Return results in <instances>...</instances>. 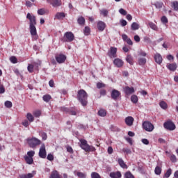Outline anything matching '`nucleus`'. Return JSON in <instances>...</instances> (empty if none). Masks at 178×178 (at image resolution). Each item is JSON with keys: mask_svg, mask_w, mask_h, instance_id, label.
<instances>
[{"mask_svg": "<svg viewBox=\"0 0 178 178\" xmlns=\"http://www.w3.org/2000/svg\"><path fill=\"white\" fill-rule=\"evenodd\" d=\"M65 17H66V14L65 13H57L54 19L57 20H62V19H65Z\"/></svg>", "mask_w": 178, "mask_h": 178, "instance_id": "obj_19", "label": "nucleus"}, {"mask_svg": "<svg viewBox=\"0 0 178 178\" xmlns=\"http://www.w3.org/2000/svg\"><path fill=\"white\" fill-rule=\"evenodd\" d=\"M159 105L162 109H168V104H166V102H161Z\"/></svg>", "mask_w": 178, "mask_h": 178, "instance_id": "obj_44", "label": "nucleus"}, {"mask_svg": "<svg viewBox=\"0 0 178 178\" xmlns=\"http://www.w3.org/2000/svg\"><path fill=\"white\" fill-rule=\"evenodd\" d=\"M34 177V174L33 173H29L27 175L22 174L19 175V178H33Z\"/></svg>", "mask_w": 178, "mask_h": 178, "instance_id": "obj_29", "label": "nucleus"}, {"mask_svg": "<svg viewBox=\"0 0 178 178\" xmlns=\"http://www.w3.org/2000/svg\"><path fill=\"white\" fill-rule=\"evenodd\" d=\"M172 175V169L169 168L164 175V177L169 178Z\"/></svg>", "mask_w": 178, "mask_h": 178, "instance_id": "obj_46", "label": "nucleus"}, {"mask_svg": "<svg viewBox=\"0 0 178 178\" xmlns=\"http://www.w3.org/2000/svg\"><path fill=\"white\" fill-rule=\"evenodd\" d=\"M118 162L120 166H121V168H122V169H127V165H126V163H124L123 159H118Z\"/></svg>", "mask_w": 178, "mask_h": 178, "instance_id": "obj_28", "label": "nucleus"}, {"mask_svg": "<svg viewBox=\"0 0 178 178\" xmlns=\"http://www.w3.org/2000/svg\"><path fill=\"white\" fill-rule=\"evenodd\" d=\"M39 134H40V136H41L43 140H47V138H48V136H47V133H45L42 131H40L39 132Z\"/></svg>", "mask_w": 178, "mask_h": 178, "instance_id": "obj_37", "label": "nucleus"}, {"mask_svg": "<svg viewBox=\"0 0 178 178\" xmlns=\"http://www.w3.org/2000/svg\"><path fill=\"white\" fill-rule=\"evenodd\" d=\"M106 27V25L104 24V22L99 21L97 23V29L99 31H104Z\"/></svg>", "mask_w": 178, "mask_h": 178, "instance_id": "obj_22", "label": "nucleus"}, {"mask_svg": "<svg viewBox=\"0 0 178 178\" xmlns=\"http://www.w3.org/2000/svg\"><path fill=\"white\" fill-rule=\"evenodd\" d=\"M33 116H35V118H40V116H41V111L39 110L35 111L33 113Z\"/></svg>", "mask_w": 178, "mask_h": 178, "instance_id": "obj_53", "label": "nucleus"}, {"mask_svg": "<svg viewBox=\"0 0 178 178\" xmlns=\"http://www.w3.org/2000/svg\"><path fill=\"white\" fill-rule=\"evenodd\" d=\"M122 38L123 41H125L128 44V45H133V41H131V39L129 38V36L126 34L122 35Z\"/></svg>", "mask_w": 178, "mask_h": 178, "instance_id": "obj_16", "label": "nucleus"}, {"mask_svg": "<svg viewBox=\"0 0 178 178\" xmlns=\"http://www.w3.org/2000/svg\"><path fill=\"white\" fill-rule=\"evenodd\" d=\"M26 19H28L29 22V26H36L37 25V19L35 18V16L31 15L30 13H28L26 15Z\"/></svg>", "mask_w": 178, "mask_h": 178, "instance_id": "obj_8", "label": "nucleus"}, {"mask_svg": "<svg viewBox=\"0 0 178 178\" xmlns=\"http://www.w3.org/2000/svg\"><path fill=\"white\" fill-rule=\"evenodd\" d=\"M166 67L168 70H170V72H175L176 69H177V64H176V63H168Z\"/></svg>", "mask_w": 178, "mask_h": 178, "instance_id": "obj_14", "label": "nucleus"}, {"mask_svg": "<svg viewBox=\"0 0 178 178\" xmlns=\"http://www.w3.org/2000/svg\"><path fill=\"white\" fill-rule=\"evenodd\" d=\"M29 29L31 35H37V28H35V25L29 26Z\"/></svg>", "mask_w": 178, "mask_h": 178, "instance_id": "obj_25", "label": "nucleus"}, {"mask_svg": "<svg viewBox=\"0 0 178 178\" xmlns=\"http://www.w3.org/2000/svg\"><path fill=\"white\" fill-rule=\"evenodd\" d=\"M154 6L157 8V9H161V8H162V6H163V3L162 2H156L154 3Z\"/></svg>", "mask_w": 178, "mask_h": 178, "instance_id": "obj_49", "label": "nucleus"}, {"mask_svg": "<svg viewBox=\"0 0 178 178\" xmlns=\"http://www.w3.org/2000/svg\"><path fill=\"white\" fill-rule=\"evenodd\" d=\"M22 126H24V127H29L30 126V123L29 122V120H25L24 122H22Z\"/></svg>", "mask_w": 178, "mask_h": 178, "instance_id": "obj_59", "label": "nucleus"}, {"mask_svg": "<svg viewBox=\"0 0 178 178\" xmlns=\"http://www.w3.org/2000/svg\"><path fill=\"white\" fill-rule=\"evenodd\" d=\"M76 98L82 106H87L88 104V94L83 89L77 92Z\"/></svg>", "mask_w": 178, "mask_h": 178, "instance_id": "obj_1", "label": "nucleus"}, {"mask_svg": "<svg viewBox=\"0 0 178 178\" xmlns=\"http://www.w3.org/2000/svg\"><path fill=\"white\" fill-rule=\"evenodd\" d=\"M164 127L166 130H169L170 131H172L176 129V125L172 121H167L163 124Z\"/></svg>", "mask_w": 178, "mask_h": 178, "instance_id": "obj_7", "label": "nucleus"}, {"mask_svg": "<svg viewBox=\"0 0 178 178\" xmlns=\"http://www.w3.org/2000/svg\"><path fill=\"white\" fill-rule=\"evenodd\" d=\"M134 40L136 41V42H140V36H138V35H136L134 37Z\"/></svg>", "mask_w": 178, "mask_h": 178, "instance_id": "obj_63", "label": "nucleus"}, {"mask_svg": "<svg viewBox=\"0 0 178 178\" xmlns=\"http://www.w3.org/2000/svg\"><path fill=\"white\" fill-rule=\"evenodd\" d=\"M109 176L111 178H121L122 173L120 172V171L112 172L110 173Z\"/></svg>", "mask_w": 178, "mask_h": 178, "instance_id": "obj_18", "label": "nucleus"}, {"mask_svg": "<svg viewBox=\"0 0 178 178\" xmlns=\"http://www.w3.org/2000/svg\"><path fill=\"white\" fill-rule=\"evenodd\" d=\"M106 87V85L104 83L98 82L97 83V88L101 89V88H105Z\"/></svg>", "mask_w": 178, "mask_h": 178, "instance_id": "obj_45", "label": "nucleus"}, {"mask_svg": "<svg viewBox=\"0 0 178 178\" xmlns=\"http://www.w3.org/2000/svg\"><path fill=\"white\" fill-rule=\"evenodd\" d=\"M24 159L25 160V162L28 164V165H33V163L34 162V159H33V157H29L27 155H25L24 156Z\"/></svg>", "mask_w": 178, "mask_h": 178, "instance_id": "obj_24", "label": "nucleus"}, {"mask_svg": "<svg viewBox=\"0 0 178 178\" xmlns=\"http://www.w3.org/2000/svg\"><path fill=\"white\" fill-rule=\"evenodd\" d=\"M154 60L156 63H157L158 65H161V63H162V56L160 54H156L154 55Z\"/></svg>", "mask_w": 178, "mask_h": 178, "instance_id": "obj_20", "label": "nucleus"}, {"mask_svg": "<svg viewBox=\"0 0 178 178\" xmlns=\"http://www.w3.org/2000/svg\"><path fill=\"white\" fill-rule=\"evenodd\" d=\"M77 23L79 26H84L86 24V19L84 17L81 16L77 19Z\"/></svg>", "mask_w": 178, "mask_h": 178, "instance_id": "obj_26", "label": "nucleus"}, {"mask_svg": "<svg viewBox=\"0 0 178 178\" xmlns=\"http://www.w3.org/2000/svg\"><path fill=\"white\" fill-rule=\"evenodd\" d=\"M100 95H102V96L106 95V90L105 89H102L100 90Z\"/></svg>", "mask_w": 178, "mask_h": 178, "instance_id": "obj_64", "label": "nucleus"}, {"mask_svg": "<svg viewBox=\"0 0 178 178\" xmlns=\"http://www.w3.org/2000/svg\"><path fill=\"white\" fill-rule=\"evenodd\" d=\"M39 156L42 159H45L47 158V150L45 149V145H42L40 149L39 150Z\"/></svg>", "mask_w": 178, "mask_h": 178, "instance_id": "obj_10", "label": "nucleus"}, {"mask_svg": "<svg viewBox=\"0 0 178 178\" xmlns=\"http://www.w3.org/2000/svg\"><path fill=\"white\" fill-rule=\"evenodd\" d=\"M122 152H124V154H127V155H129V154H131V149L129 148H123Z\"/></svg>", "mask_w": 178, "mask_h": 178, "instance_id": "obj_54", "label": "nucleus"}, {"mask_svg": "<svg viewBox=\"0 0 178 178\" xmlns=\"http://www.w3.org/2000/svg\"><path fill=\"white\" fill-rule=\"evenodd\" d=\"M161 22L163 23V24H166L168 23V17L166 16H163L161 19Z\"/></svg>", "mask_w": 178, "mask_h": 178, "instance_id": "obj_57", "label": "nucleus"}, {"mask_svg": "<svg viewBox=\"0 0 178 178\" xmlns=\"http://www.w3.org/2000/svg\"><path fill=\"white\" fill-rule=\"evenodd\" d=\"M69 109L70 108H67L65 106L60 107V111L61 112H64L65 113H69Z\"/></svg>", "mask_w": 178, "mask_h": 178, "instance_id": "obj_47", "label": "nucleus"}, {"mask_svg": "<svg viewBox=\"0 0 178 178\" xmlns=\"http://www.w3.org/2000/svg\"><path fill=\"white\" fill-rule=\"evenodd\" d=\"M51 95H45L43 96V101H44L45 102H49V101H51Z\"/></svg>", "mask_w": 178, "mask_h": 178, "instance_id": "obj_42", "label": "nucleus"}, {"mask_svg": "<svg viewBox=\"0 0 178 178\" xmlns=\"http://www.w3.org/2000/svg\"><path fill=\"white\" fill-rule=\"evenodd\" d=\"M91 178H101V175L98 172H93L91 173Z\"/></svg>", "mask_w": 178, "mask_h": 178, "instance_id": "obj_50", "label": "nucleus"}, {"mask_svg": "<svg viewBox=\"0 0 178 178\" xmlns=\"http://www.w3.org/2000/svg\"><path fill=\"white\" fill-rule=\"evenodd\" d=\"M170 161L174 163L177 161V159L176 158V156L175 154H172L170 156Z\"/></svg>", "mask_w": 178, "mask_h": 178, "instance_id": "obj_61", "label": "nucleus"}, {"mask_svg": "<svg viewBox=\"0 0 178 178\" xmlns=\"http://www.w3.org/2000/svg\"><path fill=\"white\" fill-rule=\"evenodd\" d=\"M126 60L129 65H133V57L131 55L127 56Z\"/></svg>", "mask_w": 178, "mask_h": 178, "instance_id": "obj_39", "label": "nucleus"}, {"mask_svg": "<svg viewBox=\"0 0 178 178\" xmlns=\"http://www.w3.org/2000/svg\"><path fill=\"white\" fill-rule=\"evenodd\" d=\"M154 173H155V175H161L162 173V168L157 165L155 168Z\"/></svg>", "mask_w": 178, "mask_h": 178, "instance_id": "obj_35", "label": "nucleus"}, {"mask_svg": "<svg viewBox=\"0 0 178 178\" xmlns=\"http://www.w3.org/2000/svg\"><path fill=\"white\" fill-rule=\"evenodd\" d=\"M108 13H109V10L106 9L100 10V15H102L104 17H108Z\"/></svg>", "mask_w": 178, "mask_h": 178, "instance_id": "obj_30", "label": "nucleus"}, {"mask_svg": "<svg viewBox=\"0 0 178 178\" xmlns=\"http://www.w3.org/2000/svg\"><path fill=\"white\" fill-rule=\"evenodd\" d=\"M10 60L12 63H17V58L15 56H11Z\"/></svg>", "mask_w": 178, "mask_h": 178, "instance_id": "obj_56", "label": "nucleus"}, {"mask_svg": "<svg viewBox=\"0 0 178 178\" xmlns=\"http://www.w3.org/2000/svg\"><path fill=\"white\" fill-rule=\"evenodd\" d=\"M119 12L121 15H122L123 16H126V15H127V11H126V10L121 8L119 10Z\"/></svg>", "mask_w": 178, "mask_h": 178, "instance_id": "obj_58", "label": "nucleus"}, {"mask_svg": "<svg viewBox=\"0 0 178 178\" xmlns=\"http://www.w3.org/2000/svg\"><path fill=\"white\" fill-rule=\"evenodd\" d=\"M35 154V152L34 151H29L27 152V156H29V158H33V156H34V155Z\"/></svg>", "mask_w": 178, "mask_h": 178, "instance_id": "obj_55", "label": "nucleus"}, {"mask_svg": "<svg viewBox=\"0 0 178 178\" xmlns=\"http://www.w3.org/2000/svg\"><path fill=\"white\" fill-rule=\"evenodd\" d=\"M111 97L114 101H118L120 97V92L116 89H113L111 92Z\"/></svg>", "mask_w": 178, "mask_h": 178, "instance_id": "obj_9", "label": "nucleus"}, {"mask_svg": "<svg viewBox=\"0 0 178 178\" xmlns=\"http://www.w3.org/2000/svg\"><path fill=\"white\" fill-rule=\"evenodd\" d=\"M149 26L150 27V29H152V30H158V26H156L155 24H154L153 22H149Z\"/></svg>", "mask_w": 178, "mask_h": 178, "instance_id": "obj_48", "label": "nucleus"}, {"mask_svg": "<svg viewBox=\"0 0 178 178\" xmlns=\"http://www.w3.org/2000/svg\"><path fill=\"white\" fill-rule=\"evenodd\" d=\"M118 52V48L115 47H111L110 51L108 52L107 55L111 58H117L118 55L116 53Z\"/></svg>", "mask_w": 178, "mask_h": 178, "instance_id": "obj_11", "label": "nucleus"}, {"mask_svg": "<svg viewBox=\"0 0 178 178\" xmlns=\"http://www.w3.org/2000/svg\"><path fill=\"white\" fill-rule=\"evenodd\" d=\"M113 63L117 67H122L123 66V60H120V58H115L113 60Z\"/></svg>", "mask_w": 178, "mask_h": 178, "instance_id": "obj_21", "label": "nucleus"}, {"mask_svg": "<svg viewBox=\"0 0 178 178\" xmlns=\"http://www.w3.org/2000/svg\"><path fill=\"white\" fill-rule=\"evenodd\" d=\"M172 7L174 8V10H178V1L172 2Z\"/></svg>", "mask_w": 178, "mask_h": 178, "instance_id": "obj_52", "label": "nucleus"}, {"mask_svg": "<svg viewBox=\"0 0 178 178\" xmlns=\"http://www.w3.org/2000/svg\"><path fill=\"white\" fill-rule=\"evenodd\" d=\"M48 3L52 5L54 8H58V6H62V1L61 0H47Z\"/></svg>", "mask_w": 178, "mask_h": 178, "instance_id": "obj_12", "label": "nucleus"}, {"mask_svg": "<svg viewBox=\"0 0 178 178\" xmlns=\"http://www.w3.org/2000/svg\"><path fill=\"white\" fill-rule=\"evenodd\" d=\"M80 143L79 147H81L85 152H95V147L88 145V143L85 139H79Z\"/></svg>", "mask_w": 178, "mask_h": 178, "instance_id": "obj_2", "label": "nucleus"}, {"mask_svg": "<svg viewBox=\"0 0 178 178\" xmlns=\"http://www.w3.org/2000/svg\"><path fill=\"white\" fill-rule=\"evenodd\" d=\"M138 63L140 66H143L145 63H147V59L144 58H141L138 59Z\"/></svg>", "mask_w": 178, "mask_h": 178, "instance_id": "obj_38", "label": "nucleus"}, {"mask_svg": "<svg viewBox=\"0 0 178 178\" xmlns=\"http://www.w3.org/2000/svg\"><path fill=\"white\" fill-rule=\"evenodd\" d=\"M26 118L28 119L29 122H30V123L34 122V116H33V115L30 113L26 114Z\"/></svg>", "mask_w": 178, "mask_h": 178, "instance_id": "obj_32", "label": "nucleus"}, {"mask_svg": "<svg viewBox=\"0 0 178 178\" xmlns=\"http://www.w3.org/2000/svg\"><path fill=\"white\" fill-rule=\"evenodd\" d=\"M67 151L70 152V154H73V148L70 146L67 147Z\"/></svg>", "mask_w": 178, "mask_h": 178, "instance_id": "obj_62", "label": "nucleus"}, {"mask_svg": "<svg viewBox=\"0 0 178 178\" xmlns=\"http://www.w3.org/2000/svg\"><path fill=\"white\" fill-rule=\"evenodd\" d=\"M90 33H91V29L89 26H85L83 30V33L85 35H90Z\"/></svg>", "mask_w": 178, "mask_h": 178, "instance_id": "obj_33", "label": "nucleus"}, {"mask_svg": "<svg viewBox=\"0 0 178 178\" xmlns=\"http://www.w3.org/2000/svg\"><path fill=\"white\" fill-rule=\"evenodd\" d=\"M27 69H28V72H29V73H33L34 72L33 64H29Z\"/></svg>", "mask_w": 178, "mask_h": 178, "instance_id": "obj_40", "label": "nucleus"}, {"mask_svg": "<svg viewBox=\"0 0 178 178\" xmlns=\"http://www.w3.org/2000/svg\"><path fill=\"white\" fill-rule=\"evenodd\" d=\"M124 91L127 95H130L134 92V88L126 86L124 88Z\"/></svg>", "mask_w": 178, "mask_h": 178, "instance_id": "obj_15", "label": "nucleus"}, {"mask_svg": "<svg viewBox=\"0 0 178 178\" xmlns=\"http://www.w3.org/2000/svg\"><path fill=\"white\" fill-rule=\"evenodd\" d=\"M80 113V110L77 109V107H70L68 111V115H71L72 116H76Z\"/></svg>", "mask_w": 178, "mask_h": 178, "instance_id": "obj_13", "label": "nucleus"}, {"mask_svg": "<svg viewBox=\"0 0 178 178\" xmlns=\"http://www.w3.org/2000/svg\"><path fill=\"white\" fill-rule=\"evenodd\" d=\"M131 101L133 102V104H137L138 102V97L136 95H133L131 97Z\"/></svg>", "mask_w": 178, "mask_h": 178, "instance_id": "obj_34", "label": "nucleus"}, {"mask_svg": "<svg viewBox=\"0 0 178 178\" xmlns=\"http://www.w3.org/2000/svg\"><path fill=\"white\" fill-rule=\"evenodd\" d=\"M131 30H138L140 29V25L137 22L132 23L131 26Z\"/></svg>", "mask_w": 178, "mask_h": 178, "instance_id": "obj_31", "label": "nucleus"}, {"mask_svg": "<svg viewBox=\"0 0 178 178\" xmlns=\"http://www.w3.org/2000/svg\"><path fill=\"white\" fill-rule=\"evenodd\" d=\"M143 127L146 131H152L154 129V124L148 121H145L143 123Z\"/></svg>", "mask_w": 178, "mask_h": 178, "instance_id": "obj_6", "label": "nucleus"}, {"mask_svg": "<svg viewBox=\"0 0 178 178\" xmlns=\"http://www.w3.org/2000/svg\"><path fill=\"white\" fill-rule=\"evenodd\" d=\"M125 123L127 126H131L134 123V118L131 116L127 117L125 118Z\"/></svg>", "mask_w": 178, "mask_h": 178, "instance_id": "obj_17", "label": "nucleus"}, {"mask_svg": "<svg viewBox=\"0 0 178 178\" xmlns=\"http://www.w3.org/2000/svg\"><path fill=\"white\" fill-rule=\"evenodd\" d=\"M66 58H67L66 55L63 54H56L55 55V59L57 63H59V64L65 63V62H66Z\"/></svg>", "mask_w": 178, "mask_h": 178, "instance_id": "obj_5", "label": "nucleus"}, {"mask_svg": "<svg viewBox=\"0 0 178 178\" xmlns=\"http://www.w3.org/2000/svg\"><path fill=\"white\" fill-rule=\"evenodd\" d=\"M49 13V10L42 8L38 10V15L40 16H43V15H48Z\"/></svg>", "mask_w": 178, "mask_h": 178, "instance_id": "obj_23", "label": "nucleus"}, {"mask_svg": "<svg viewBox=\"0 0 178 178\" xmlns=\"http://www.w3.org/2000/svg\"><path fill=\"white\" fill-rule=\"evenodd\" d=\"M76 176H78V177H80V178L87 177V175L84 174V172H78L76 173Z\"/></svg>", "mask_w": 178, "mask_h": 178, "instance_id": "obj_51", "label": "nucleus"}, {"mask_svg": "<svg viewBox=\"0 0 178 178\" xmlns=\"http://www.w3.org/2000/svg\"><path fill=\"white\" fill-rule=\"evenodd\" d=\"M49 178H62V176L59 175L58 171L55 170L51 172Z\"/></svg>", "mask_w": 178, "mask_h": 178, "instance_id": "obj_27", "label": "nucleus"}, {"mask_svg": "<svg viewBox=\"0 0 178 178\" xmlns=\"http://www.w3.org/2000/svg\"><path fill=\"white\" fill-rule=\"evenodd\" d=\"M124 178H135V177H134V175H133V174H131L130 171H128L125 172Z\"/></svg>", "mask_w": 178, "mask_h": 178, "instance_id": "obj_41", "label": "nucleus"}, {"mask_svg": "<svg viewBox=\"0 0 178 178\" xmlns=\"http://www.w3.org/2000/svg\"><path fill=\"white\" fill-rule=\"evenodd\" d=\"M74 40V34L72 32H66L61 39L63 42H72Z\"/></svg>", "mask_w": 178, "mask_h": 178, "instance_id": "obj_4", "label": "nucleus"}, {"mask_svg": "<svg viewBox=\"0 0 178 178\" xmlns=\"http://www.w3.org/2000/svg\"><path fill=\"white\" fill-rule=\"evenodd\" d=\"M28 144L31 148H36L38 145H41V140L37 138L28 139Z\"/></svg>", "mask_w": 178, "mask_h": 178, "instance_id": "obj_3", "label": "nucleus"}, {"mask_svg": "<svg viewBox=\"0 0 178 178\" xmlns=\"http://www.w3.org/2000/svg\"><path fill=\"white\" fill-rule=\"evenodd\" d=\"M4 105H5L6 108H12V106H13V104H12V102H10V101L5 102Z\"/></svg>", "mask_w": 178, "mask_h": 178, "instance_id": "obj_43", "label": "nucleus"}, {"mask_svg": "<svg viewBox=\"0 0 178 178\" xmlns=\"http://www.w3.org/2000/svg\"><path fill=\"white\" fill-rule=\"evenodd\" d=\"M47 159H48V161H50L51 162H52V161H54V155L52 154H49L47 155Z\"/></svg>", "mask_w": 178, "mask_h": 178, "instance_id": "obj_60", "label": "nucleus"}, {"mask_svg": "<svg viewBox=\"0 0 178 178\" xmlns=\"http://www.w3.org/2000/svg\"><path fill=\"white\" fill-rule=\"evenodd\" d=\"M99 116H102V118H104V116H106V111L104 109H100L98 111Z\"/></svg>", "mask_w": 178, "mask_h": 178, "instance_id": "obj_36", "label": "nucleus"}]
</instances>
